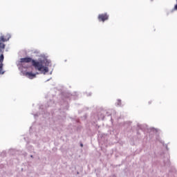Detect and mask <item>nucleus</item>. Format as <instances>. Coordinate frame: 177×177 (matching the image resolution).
<instances>
[{
  "label": "nucleus",
  "mask_w": 177,
  "mask_h": 177,
  "mask_svg": "<svg viewBox=\"0 0 177 177\" xmlns=\"http://www.w3.org/2000/svg\"><path fill=\"white\" fill-rule=\"evenodd\" d=\"M175 10H177V3L174 6V8H173L171 12H174Z\"/></svg>",
  "instance_id": "obj_5"
},
{
  "label": "nucleus",
  "mask_w": 177,
  "mask_h": 177,
  "mask_svg": "<svg viewBox=\"0 0 177 177\" xmlns=\"http://www.w3.org/2000/svg\"><path fill=\"white\" fill-rule=\"evenodd\" d=\"M99 21H106V20H109V15L107 13L100 14L98 15Z\"/></svg>",
  "instance_id": "obj_3"
},
{
  "label": "nucleus",
  "mask_w": 177,
  "mask_h": 177,
  "mask_svg": "<svg viewBox=\"0 0 177 177\" xmlns=\"http://www.w3.org/2000/svg\"><path fill=\"white\" fill-rule=\"evenodd\" d=\"M80 146H81V147H84V145L83 144H81Z\"/></svg>",
  "instance_id": "obj_6"
},
{
  "label": "nucleus",
  "mask_w": 177,
  "mask_h": 177,
  "mask_svg": "<svg viewBox=\"0 0 177 177\" xmlns=\"http://www.w3.org/2000/svg\"><path fill=\"white\" fill-rule=\"evenodd\" d=\"M20 63H21L22 66L24 63H32L35 70L40 71L41 74H46V73H49V68L45 66L44 61L37 62L31 57H25L20 59Z\"/></svg>",
  "instance_id": "obj_1"
},
{
  "label": "nucleus",
  "mask_w": 177,
  "mask_h": 177,
  "mask_svg": "<svg viewBox=\"0 0 177 177\" xmlns=\"http://www.w3.org/2000/svg\"><path fill=\"white\" fill-rule=\"evenodd\" d=\"M10 39V35L7 34L0 37V75L5 74L3 71V60L5 57L3 56V52L5 51V44L3 42H8Z\"/></svg>",
  "instance_id": "obj_2"
},
{
  "label": "nucleus",
  "mask_w": 177,
  "mask_h": 177,
  "mask_svg": "<svg viewBox=\"0 0 177 177\" xmlns=\"http://www.w3.org/2000/svg\"><path fill=\"white\" fill-rule=\"evenodd\" d=\"M24 75H25V77H27L30 80H32L33 78H35V77H37V74L32 73V72H25L24 73Z\"/></svg>",
  "instance_id": "obj_4"
}]
</instances>
